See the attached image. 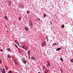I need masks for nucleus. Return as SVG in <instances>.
<instances>
[{"label":"nucleus","instance_id":"1","mask_svg":"<svg viewBox=\"0 0 73 73\" xmlns=\"http://www.w3.org/2000/svg\"><path fill=\"white\" fill-rule=\"evenodd\" d=\"M46 45V43L45 41H43L42 42L41 44V46H42V47H44V46H45Z\"/></svg>","mask_w":73,"mask_h":73},{"label":"nucleus","instance_id":"2","mask_svg":"<svg viewBox=\"0 0 73 73\" xmlns=\"http://www.w3.org/2000/svg\"><path fill=\"white\" fill-rule=\"evenodd\" d=\"M21 47L23 49H24L25 50H28V48L27 46L25 45H24L23 46H21Z\"/></svg>","mask_w":73,"mask_h":73},{"label":"nucleus","instance_id":"3","mask_svg":"<svg viewBox=\"0 0 73 73\" xmlns=\"http://www.w3.org/2000/svg\"><path fill=\"white\" fill-rule=\"evenodd\" d=\"M29 23H30L29 26L31 28H32V27H33V25H32L33 23H32L30 22H29Z\"/></svg>","mask_w":73,"mask_h":73},{"label":"nucleus","instance_id":"4","mask_svg":"<svg viewBox=\"0 0 73 73\" xmlns=\"http://www.w3.org/2000/svg\"><path fill=\"white\" fill-rule=\"evenodd\" d=\"M0 70H1V72L2 73H5V70H2V69L1 68H0Z\"/></svg>","mask_w":73,"mask_h":73},{"label":"nucleus","instance_id":"5","mask_svg":"<svg viewBox=\"0 0 73 73\" xmlns=\"http://www.w3.org/2000/svg\"><path fill=\"white\" fill-rule=\"evenodd\" d=\"M31 60H35V58L34 57H33V56H32L31 57Z\"/></svg>","mask_w":73,"mask_h":73},{"label":"nucleus","instance_id":"6","mask_svg":"<svg viewBox=\"0 0 73 73\" xmlns=\"http://www.w3.org/2000/svg\"><path fill=\"white\" fill-rule=\"evenodd\" d=\"M18 7L19 8H21L22 7V4H20L18 5Z\"/></svg>","mask_w":73,"mask_h":73},{"label":"nucleus","instance_id":"7","mask_svg":"<svg viewBox=\"0 0 73 73\" xmlns=\"http://www.w3.org/2000/svg\"><path fill=\"white\" fill-rule=\"evenodd\" d=\"M25 31H28V27H25Z\"/></svg>","mask_w":73,"mask_h":73},{"label":"nucleus","instance_id":"8","mask_svg":"<svg viewBox=\"0 0 73 73\" xmlns=\"http://www.w3.org/2000/svg\"><path fill=\"white\" fill-rule=\"evenodd\" d=\"M7 50L8 51H9V52H11V49L9 48H7Z\"/></svg>","mask_w":73,"mask_h":73},{"label":"nucleus","instance_id":"9","mask_svg":"<svg viewBox=\"0 0 73 73\" xmlns=\"http://www.w3.org/2000/svg\"><path fill=\"white\" fill-rule=\"evenodd\" d=\"M65 27L64 25V24H62L61 26V28H64Z\"/></svg>","mask_w":73,"mask_h":73},{"label":"nucleus","instance_id":"10","mask_svg":"<svg viewBox=\"0 0 73 73\" xmlns=\"http://www.w3.org/2000/svg\"><path fill=\"white\" fill-rule=\"evenodd\" d=\"M23 62H24V64H26V63H27V62L26 61V60H23Z\"/></svg>","mask_w":73,"mask_h":73},{"label":"nucleus","instance_id":"11","mask_svg":"<svg viewBox=\"0 0 73 73\" xmlns=\"http://www.w3.org/2000/svg\"><path fill=\"white\" fill-rule=\"evenodd\" d=\"M12 3V2L11 1H9V5H11V4Z\"/></svg>","mask_w":73,"mask_h":73},{"label":"nucleus","instance_id":"12","mask_svg":"<svg viewBox=\"0 0 73 73\" xmlns=\"http://www.w3.org/2000/svg\"><path fill=\"white\" fill-rule=\"evenodd\" d=\"M60 49H61V48H58L56 49V51H58V50H60Z\"/></svg>","mask_w":73,"mask_h":73},{"label":"nucleus","instance_id":"13","mask_svg":"<svg viewBox=\"0 0 73 73\" xmlns=\"http://www.w3.org/2000/svg\"><path fill=\"white\" fill-rule=\"evenodd\" d=\"M55 45H57V43H53L52 44V46H53V45L54 46H55Z\"/></svg>","mask_w":73,"mask_h":73},{"label":"nucleus","instance_id":"14","mask_svg":"<svg viewBox=\"0 0 73 73\" xmlns=\"http://www.w3.org/2000/svg\"><path fill=\"white\" fill-rule=\"evenodd\" d=\"M60 60L61 61H63V59H62V57H60Z\"/></svg>","mask_w":73,"mask_h":73},{"label":"nucleus","instance_id":"15","mask_svg":"<svg viewBox=\"0 0 73 73\" xmlns=\"http://www.w3.org/2000/svg\"><path fill=\"white\" fill-rule=\"evenodd\" d=\"M27 14H29L30 13V11H27Z\"/></svg>","mask_w":73,"mask_h":73},{"label":"nucleus","instance_id":"16","mask_svg":"<svg viewBox=\"0 0 73 73\" xmlns=\"http://www.w3.org/2000/svg\"><path fill=\"white\" fill-rule=\"evenodd\" d=\"M70 61L71 62H73V58L70 59Z\"/></svg>","mask_w":73,"mask_h":73},{"label":"nucleus","instance_id":"17","mask_svg":"<svg viewBox=\"0 0 73 73\" xmlns=\"http://www.w3.org/2000/svg\"><path fill=\"white\" fill-rule=\"evenodd\" d=\"M7 57H8V58H11V56H10L9 55H8L7 56Z\"/></svg>","mask_w":73,"mask_h":73},{"label":"nucleus","instance_id":"18","mask_svg":"<svg viewBox=\"0 0 73 73\" xmlns=\"http://www.w3.org/2000/svg\"><path fill=\"white\" fill-rule=\"evenodd\" d=\"M43 15L44 16V18H45V17H46V16H47L45 14H44Z\"/></svg>","mask_w":73,"mask_h":73},{"label":"nucleus","instance_id":"19","mask_svg":"<svg viewBox=\"0 0 73 73\" xmlns=\"http://www.w3.org/2000/svg\"><path fill=\"white\" fill-rule=\"evenodd\" d=\"M27 53L28 54H29L30 53H31V51L29 50L28 51Z\"/></svg>","mask_w":73,"mask_h":73},{"label":"nucleus","instance_id":"20","mask_svg":"<svg viewBox=\"0 0 73 73\" xmlns=\"http://www.w3.org/2000/svg\"><path fill=\"white\" fill-rule=\"evenodd\" d=\"M1 63H2V61L1 60H0V64H1Z\"/></svg>","mask_w":73,"mask_h":73},{"label":"nucleus","instance_id":"21","mask_svg":"<svg viewBox=\"0 0 73 73\" xmlns=\"http://www.w3.org/2000/svg\"><path fill=\"white\" fill-rule=\"evenodd\" d=\"M47 63L48 64H50V63H49V62L48 61H47Z\"/></svg>","mask_w":73,"mask_h":73},{"label":"nucleus","instance_id":"22","mask_svg":"<svg viewBox=\"0 0 73 73\" xmlns=\"http://www.w3.org/2000/svg\"><path fill=\"white\" fill-rule=\"evenodd\" d=\"M14 61L15 64H16V61L15 60H14Z\"/></svg>","mask_w":73,"mask_h":73},{"label":"nucleus","instance_id":"23","mask_svg":"<svg viewBox=\"0 0 73 73\" xmlns=\"http://www.w3.org/2000/svg\"><path fill=\"white\" fill-rule=\"evenodd\" d=\"M5 19H7V17L5 16Z\"/></svg>","mask_w":73,"mask_h":73},{"label":"nucleus","instance_id":"24","mask_svg":"<svg viewBox=\"0 0 73 73\" xmlns=\"http://www.w3.org/2000/svg\"><path fill=\"white\" fill-rule=\"evenodd\" d=\"M19 20H20L21 19V17L19 18Z\"/></svg>","mask_w":73,"mask_h":73},{"label":"nucleus","instance_id":"25","mask_svg":"<svg viewBox=\"0 0 73 73\" xmlns=\"http://www.w3.org/2000/svg\"><path fill=\"white\" fill-rule=\"evenodd\" d=\"M0 50V51H1V52H3V50H2V49Z\"/></svg>","mask_w":73,"mask_h":73},{"label":"nucleus","instance_id":"26","mask_svg":"<svg viewBox=\"0 0 73 73\" xmlns=\"http://www.w3.org/2000/svg\"><path fill=\"white\" fill-rule=\"evenodd\" d=\"M8 73H12V72L11 71H9V72H8Z\"/></svg>","mask_w":73,"mask_h":73},{"label":"nucleus","instance_id":"27","mask_svg":"<svg viewBox=\"0 0 73 73\" xmlns=\"http://www.w3.org/2000/svg\"><path fill=\"white\" fill-rule=\"evenodd\" d=\"M48 65L50 67V64H48Z\"/></svg>","mask_w":73,"mask_h":73},{"label":"nucleus","instance_id":"28","mask_svg":"<svg viewBox=\"0 0 73 73\" xmlns=\"http://www.w3.org/2000/svg\"><path fill=\"white\" fill-rule=\"evenodd\" d=\"M48 65L50 67V64H48Z\"/></svg>","mask_w":73,"mask_h":73},{"label":"nucleus","instance_id":"29","mask_svg":"<svg viewBox=\"0 0 73 73\" xmlns=\"http://www.w3.org/2000/svg\"><path fill=\"white\" fill-rule=\"evenodd\" d=\"M6 70H8V67H6Z\"/></svg>","mask_w":73,"mask_h":73},{"label":"nucleus","instance_id":"30","mask_svg":"<svg viewBox=\"0 0 73 73\" xmlns=\"http://www.w3.org/2000/svg\"><path fill=\"white\" fill-rule=\"evenodd\" d=\"M30 57L31 56H29V60H30Z\"/></svg>","mask_w":73,"mask_h":73},{"label":"nucleus","instance_id":"31","mask_svg":"<svg viewBox=\"0 0 73 73\" xmlns=\"http://www.w3.org/2000/svg\"><path fill=\"white\" fill-rule=\"evenodd\" d=\"M15 46H16V48H17V45H15Z\"/></svg>","mask_w":73,"mask_h":73},{"label":"nucleus","instance_id":"32","mask_svg":"<svg viewBox=\"0 0 73 73\" xmlns=\"http://www.w3.org/2000/svg\"><path fill=\"white\" fill-rule=\"evenodd\" d=\"M46 71H46L47 72H48V70L47 69L46 70Z\"/></svg>","mask_w":73,"mask_h":73},{"label":"nucleus","instance_id":"33","mask_svg":"<svg viewBox=\"0 0 73 73\" xmlns=\"http://www.w3.org/2000/svg\"><path fill=\"white\" fill-rule=\"evenodd\" d=\"M46 65L47 67H48V68H49V66H48V65L46 64Z\"/></svg>","mask_w":73,"mask_h":73},{"label":"nucleus","instance_id":"34","mask_svg":"<svg viewBox=\"0 0 73 73\" xmlns=\"http://www.w3.org/2000/svg\"><path fill=\"white\" fill-rule=\"evenodd\" d=\"M3 70H5V69H4V68H3Z\"/></svg>","mask_w":73,"mask_h":73},{"label":"nucleus","instance_id":"35","mask_svg":"<svg viewBox=\"0 0 73 73\" xmlns=\"http://www.w3.org/2000/svg\"><path fill=\"white\" fill-rule=\"evenodd\" d=\"M50 23H51V25H52V22L50 21Z\"/></svg>","mask_w":73,"mask_h":73},{"label":"nucleus","instance_id":"36","mask_svg":"<svg viewBox=\"0 0 73 73\" xmlns=\"http://www.w3.org/2000/svg\"><path fill=\"white\" fill-rule=\"evenodd\" d=\"M28 54L29 56H30V54L29 53Z\"/></svg>","mask_w":73,"mask_h":73},{"label":"nucleus","instance_id":"37","mask_svg":"<svg viewBox=\"0 0 73 73\" xmlns=\"http://www.w3.org/2000/svg\"><path fill=\"white\" fill-rule=\"evenodd\" d=\"M43 68H45V67H43Z\"/></svg>","mask_w":73,"mask_h":73},{"label":"nucleus","instance_id":"38","mask_svg":"<svg viewBox=\"0 0 73 73\" xmlns=\"http://www.w3.org/2000/svg\"><path fill=\"white\" fill-rule=\"evenodd\" d=\"M38 73H40V72H38Z\"/></svg>","mask_w":73,"mask_h":73},{"label":"nucleus","instance_id":"39","mask_svg":"<svg viewBox=\"0 0 73 73\" xmlns=\"http://www.w3.org/2000/svg\"><path fill=\"white\" fill-rule=\"evenodd\" d=\"M8 1V2H9V1Z\"/></svg>","mask_w":73,"mask_h":73}]
</instances>
